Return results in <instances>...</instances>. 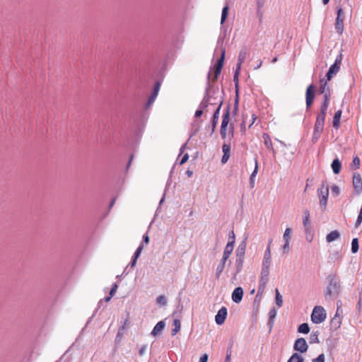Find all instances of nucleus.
Here are the masks:
<instances>
[{"label":"nucleus","instance_id":"f257e3e1","mask_svg":"<svg viewBox=\"0 0 362 362\" xmlns=\"http://www.w3.org/2000/svg\"><path fill=\"white\" fill-rule=\"evenodd\" d=\"M327 286L325 290L326 297L338 296L341 291L339 277L336 274H330L326 279Z\"/></svg>","mask_w":362,"mask_h":362},{"label":"nucleus","instance_id":"f03ea898","mask_svg":"<svg viewBox=\"0 0 362 362\" xmlns=\"http://www.w3.org/2000/svg\"><path fill=\"white\" fill-rule=\"evenodd\" d=\"M245 249H246V243L245 241L241 242L239 245L238 246L235 254H236V259H235V267L236 269V272H240L243 269V260L245 253Z\"/></svg>","mask_w":362,"mask_h":362},{"label":"nucleus","instance_id":"7ed1b4c3","mask_svg":"<svg viewBox=\"0 0 362 362\" xmlns=\"http://www.w3.org/2000/svg\"><path fill=\"white\" fill-rule=\"evenodd\" d=\"M317 194L320 199V206L322 210L325 211L329 196V186L326 181H323L321 187L317 189Z\"/></svg>","mask_w":362,"mask_h":362},{"label":"nucleus","instance_id":"20e7f679","mask_svg":"<svg viewBox=\"0 0 362 362\" xmlns=\"http://www.w3.org/2000/svg\"><path fill=\"white\" fill-rule=\"evenodd\" d=\"M327 313L325 308L320 305H316L311 314V320L313 323L320 324L326 319Z\"/></svg>","mask_w":362,"mask_h":362},{"label":"nucleus","instance_id":"39448f33","mask_svg":"<svg viewBox=\"0 0 362 362\" xmlns=\"http://www.w3.org/2000/svg\"><path fill=\"white\" fill-rule=\"evenodd\" d=\"M211 88L212 86L211 84V73L209 72L207 74L206 87L205 89L204 96L202 101L199 104V108L202 109L203 110H206L209 105V103H211V96L209 95V91Z\"/></svg>","mask_w":362,"mask_h":362},{"label":"nucleus","instance_id":"423d86ee","mask_svg":"<svg viewBox=\"0 0 362 362\" xmlns=\"http://www.w3.org/2000/svg\"><path fill=\"white\" fill-rule=\"evenodd\" d=\"M341 61L342 54H340L337 55L334 64L329 67L328 71L326 74V78L327 81H330L332 78L339 72L341 64Z\"/></svg>","mask_w":362,"mask_h":362},{"label":"nucleus","instance_id":"0eeeda50","mask_svg":"<svg viewBox=\"0 0 362 362\" xmlns=\"http://www.w3.org/2000/svg\"><path fill=\"white\" fill-rule=\"evenodd\" d=\"M225 54H226V50L224 48L221 49V54L220 58L217 60L216 63L214 64L213 69H214V77L212 78L213 82H216L221 74V69L223 66V63L225 60Z\"/></svg>","mask_w":362,"mask_h":362},{"label":"nucleus","instance_id":"6e6552de","mask_svg":"<svg viewBox=\"0 0 362 362\" xmlns=\"http://www.w3.org/2000/svg\"><path fill=\"white\" fill-rule=\"evenodd\" d=\"M337 16L335 21L334 26L337 32L341 35L344 31V19L345 17L344 11L341 7H339L337 8Z\"/></svg>","mask_w":362,"mask_h":362},{"label":"nucleus","instance_id":"1a4fd4ad","mask_svg":"<svg viewBox=\"0 0 362 362\" xmlns=\"http://www.w3.org/2000/svg\"><path fill=\"white\" fill-rule=\"evenodd\" d=\"M315 86L312 83L309 85L305 92V103L306 108L309 109L313 104V101L315 97Z\"/></svg>","mask_w":362,"mask_h":362},{"label":"nucleus","instance_id":"9d476101","mask_svg":"<svg viewBox=\"0 0 362 362\" xmlns=\"http://www.w3.org/2000/svg\"><path fill=\"white\" fill-rule=\"evenodd\" d=\"M293 349L295 351L301 354L305 353L308 349V345L306 342V340L303 337L297 339L295 341Z\"/></svg>","mask_w":362,"mask_h":362},{"label":"nucleus","instance_id":"9b49d317","mask_svg":"<svg viewBox=\"0 0 362 362\" xmlns=\"http://www.w3.org/2000/svg\"><path fill=\"white\" fill-rule=\"evenodd\" d=\"M353 186L356 194H360L361 192L362 180L361 175L358 173H354L353 175Z\"/></svg>","mask_w":362,"mask_h":362},{"label":"nucleus","instance_id":"f8f14e48","mask_svg":"<svg viewBox=\"0 0 362 362\" xmlns=\"http://www.w3.org/2000/svg\"><path fill=\"white\" fill-rule=\"evenodd\" d=\"M343 319V309L342 308H337L336 313L334 317L332 319V324L335 326L336 328H339L341 323Z\"/></svg>","mask_w":362,"mask_h":362},{"label":"nucleus","instance_id":"ddd939ff","mask_svg":"<svg viewBox=\"0 0 362 362\" xmlns=\"http://www.w3.org/2000/svg\"><path fill=\"white\" fill-rule=\"evenodd\" d=\"M228 314L227 308L226 307H222L216 314L215 317V320L217 325H222L226 320V316Z\"/></svg>","mask_w":362,"mask_h":362},{"label":"nucleus","instance_id":"4468645a","mask_svg":"<svg viewBox=\"0 0 362 362\" xmlns=\"http://www.w3.org/2000/svg\"><path fill=\"white\" fill-rule=\"evenodd\" d=\"M144 248V245L143 243H141L140 245L137 247V249L136 250L132 258V261L131 262L129 263V265L127 266V267L125 268L124 271L127 269V268L130 266V268L132 269L135 265H136V260L139 257L141 252H142V250Z\"/></svg>","mask_w":362,"mask_h":362},{"label":"nucleus","instance_id":"2eb2a0df","mask_svg":"<svg viewBox=\"0 0 362 362\" xmlns=\"http://www.w3.org/2000/svg\"><path fill=\"white\" fill-rule=\"evenodd\" d=\"M243 296V288L241 287H237L235 288V290L233 291V292L232 293V300L235 303H239L242 300Z\"/></svg>","mask_w":362,"mask_h":362},{"label":"nucleus","instance_id":"dca6fc26","mask_svg":"<svg viewBox=\"0 0 362 362\" xmlns=\"http://www.w3.org/2000/svg\"><path fill=\"white\" fill-rule=\"evenodd\" d=\"M247 55V49L245 46L243 47L239 52L238 59L236 67L241 69L242 64L245 62Z\"/></svg>","mask_w":362,"mask_h":362},{"label":"nucleus","instance_id":"f3484780","mask_svg":"<svg viewBox=\"0 0 362 362\" xmlns=\"http://www.w3.org/2000/svg\"><path fill=\"white\" fill-rule=\"evenodd\" d=\"M232 243L233 242H228V243L224 249L223 254V262H226L228 260V259L229 258L230 255H231V253L233 250L234 245H232Z\"/></svg>","mask_w":362,"mask_h":362},{"label":"nucleus","instance_id":"a211bd4d","mask_svg":"<svg viewBox=\"0 0 362 362\" xmlns=\"http://www.w3.org/2000/svg\"><path fill=\"white\" fill-rule=\"evenodd\" d=\"M230 122V105H228L226 110H225L223 117L221 127H228Z\"/></svg>","mask_w":362,"mask_h":362},{"label":"nucleus","instance_id":"6ab92c4d","mask_svg":"<svg viewBox=\"0 0 362 362\" xmlns=\"http://www.w3.org/2000/svg\"><path fill=\"white\" fill-rule=\"evenodd\" d=\"M331 167L334 174L337 175L340 173L341 168V163L338 158L333 160Z\"/></svg>","mask_w":362,"mask_h":362},{"label":"nucleus","instance_id":"aec40b11","mask_svg":"<svg viewBox=\"0 0 362 362\" xmlns=\"http://www.w3.org/2000/svg\"><path fill=\"white\" fill-rule=\"evenodd\" d=\"M320 86L319 88V93L324 94L325 93H329V87L327 83V80L322 78L320 81Z\"/></svg>","mask_w":362,"mask_h":362},{"label":"nucleus","instance_id":"412c9836","mask_svg":"<svg viewBox=\"0 0 362 362\" xmlns=\"http://www.w3.org/2000/svg\"><path fill=\"white\" fill-rule=\"evenodd\" d=\"M341 115H342V111L341 110H339L335 112V114L334 115L332 124H333V127L337 129L340 126V119H341Z\"/></svg>","mask_w":362,"mask_h":362},{"label":"nucleus","instance_id":"4be33fe9","mask_svg":"<svg viewBox=\"0 0 362 362\" xmlns=\"http://www.w3.org/2000/svg\"><path fill=\"white\" fill-rule=\"evenodd\" d=\"M269 281L268 275L264 274L262 276L260 282H259V286L258 288V293H262L264 292V290L266 287V285Z\"/></svg>","mask_w":362,"mask_h":362},{"label":"nucleus","instance_id":"5701e85b","mask_svg":"<svg viewBox=\"0 0 362 362\" xmlns=\"http://www.w3.org/2000/svg\"><path fill=\"white\" fill-rule=\"evenodd\" d=\"M262 138L264 140V144L266 146V147L273 151L274 153H275V151L273 148L271 138L268 134L264 133L262 135Z\"/></svg>","mask_w":362,"mask_h":362},{"label":"nucleus","instance_id":"b1692460","mask_svg":"<svg viewBox=\"0 0 362 362\" xmlns=\"http://www.w3.org/2000/svg\"><path fill=\"white\" fill-rule=\"evenodd\" d=\"M255 166L253 172L252 173L250 177V185L252 188L255 187V178L258 172V162L257 159H255Z\"/></svg>","mask_w":362,"mask_h":362},{"label":"nucleus","instance_id":"393cba45","mask_svg":"<svg viewBox=\"0 0 362 362\" xmlns=\"http://www.w3.org/2000/svg\"><path fill=\"white\" fill-rule=\"evenodd\" d=\"M340 236V233L338 230H332L329 233H328L326 236V240L328 243H331L339 238Z\"/></svg>","mask_w":362,"mask_h":362},{"label":"nucleus","instance_id":"a878e982","mask_svg":"<svg viewBox=\"0 0 362 362\" xmlns=\"http://www.w3.org/2000/svg\"><path fill=\"white\" fill-rule=\"evenodd\" d=\"M165 327V322L163 321L158 322L154 327L153 329L151 332V334L153 336H156Z\"/></svg>","mask_w":362,"mask_h":362},{"label":"nucleus","instance_id":"bb28decb","mask_svg":"<svg viewBox=\"0 0 362 362\" xmlns=\"http://www.w3.org/2000/svg\"><path fill=\"white\" fill-rule=\"evenodd\" d=\"M304 358L298 353H294L293 355L290 357L288 362H303Z\"/></svg>","mask_w":362,"mask_h":362},{"label":"nucleus","instance_id":"cd10ccee","mask_svg":"<svg viewBox=\"0 0 362 362\" xmlns=\"http://www.w3.org/2000/svg\"><path fill=\"white\" fill-rule=\"evenodd\" d=\"M173 328L172 329V335H175L180 329V322L178 319H175L173 324Z\"/></svg>","mask_w":362,"mask_h":362},{"label":"nucleus","instance_id":"c85d7f7f","mask_svg":"<svg viewBox=\"0 0 362 362\" xmlns=\"http://www.w3.org/2000/svg\"><path fill=\"white\" fill-rule=\"evenodd\" d=\"M240 68L236 67L234 75H233V81L235 83L236 94H238V76L240 74Z\"/></svg>","mask_w":362,"mask_h":362},{"label":"nucleus","instance_id":"c756f323","mask_svg":"<svg viewBox=\"0 0 362 362\" xmlns=\"http://www.w3.org/2000/svg\"><path fill=\"white\" fill-rule=\"evenodd\" d=\"M228 10H229V6L228 4H226L222 9L221 24H223L224 22L226 21V20L228 17Z\"/></svg>","mask_w":362,"mask_h":362},{"label":"nucleus","instance_id":"7c9ffc66","mask_svg":"<svg viewBox=\"0 0 362 362\" xmlns=\"http://www.w3.org/2000/svg\"><path fill=\"white\" fill-rule=\"evenodd\" d=\"M299 333L308 334L310 332L309 325L307 323H302L298 328Z\"/></svg>","mask_w":362,"mask_h":362},{"label":"nucleus","instance_id":"2f4dec72","mask_svg":"<svg viewBox=\"0 0 362 362\" xmlns=\"http://www.w3.org/2000/svg\"><path fill=\"white\" fill-rule=\"evenodd\" d=\"M303 224L304 227H307L308 226H310V212L308 209L305 210L303 212Z\"/></svg>","mask_w":362,"mask_h":362},{"label":"nucleus","instance_id":"473e14b6","mask_svg":"<svg viewBox=\"0 0 362 362\" xmlns=\"http://www.w3.org/2000/svg\"><path fill=\"white\" fill-rule=\"evenodd\" d=\"M358 240L356 238H354L351 241V252L353 253H356L358 251Z\"/></svg>","mask_w":362,"mask_h":362},{"label":"nucleus","instance_id":"72a5a7b5","mask_svg":"<svg viewBox=\"0 0 362 362\" xmlns=\"http://www.w3.org/2000/svg\"><path fill=\"white\" fill-rule=\"evenodd\" d=\"M360 163H361V161L358 156L354 157L352 163L351 164V168L353 170L359 168Z\"/></svg>","mask_w":362,"mask_h":362},{"label":"nucleus","instance_id":"f704fd0d","mask_svg":"<svg viewBox=\"0 0 362 362\" xmlns=\"http://www.w3.org/2000/svg\"><path fill=\"white\" fill-rule=\"evenodd\" d=\"M325 123L322 122L315 121L314 131L317 132H322L324 129Z\"/></svg>","mask_w":362,"mask_h":362},{"label":"nucleus","instance_id":"c9c22d12","mask_svg":"<svg viewBox=\"0 0 362 362\" xmlns=\"http://www.w3.org/2000/svg\"><path fill=\"white\" fill-rule=\"evenodd\" d=\"M271 259H267L264 258L262 262V272H267L269 269Z\"/></svg>","mask_w":362,"mask_h":362},{"label":"nucleus","instance_id":"e433bc0d","mask_svg":"<svg viewBox=\"0 0 362 362\" xmlns=\"http://www.w3.org/2000/svg\"><path fill=\"white\" fill-rule=\"evenodd\" d=\"M291 229L290 228H287L285 231H284V236H283V238L285 242H289L290 239H291Z\"/></svg>","mask_w":362,"mask_h":362},{"label":"nucleus","instance_id":"4c0bfd02","mask_svg":"<svg viewBox=\"0 0 362 362\" xmlns=\"http://www.w3.org/2000/svg\"><path fill=\"white\" fill-rule=\"evenodd\" d=\"M276 303L279 308L283 304L282 296L280 295L278 289H276Z\"/></svg>","mask_w":362,"mask_h":362},{"label":"nucleus","instance_id":"58836bf2","mask_svg":"<svg viewBox=\"0 0 362 362\" xmlns=\"http://www.w3.org/2000/svg\"><path fill=\"white\" fill-rule=\"evenodd\" d=\"M310 344H313V343H318L319 342V339H318V333L317 332H313L310 335Z\"/></svg>","mask_w":362,"mask_h":362},{"label":"nucleus","instance_id":"ea45409f","mask_svg":"<svg viewBox=\"0 0 362 362\" xmlns=\"http://www.w3.org/2000/svg\"><path fill=\"white\" fill-rule=\"evenodd\" d=\"M222 151H223V154H226V155H230V144L228 143H224L222 146Z\"/></svg>","mask_w":362,"mask_h":362},{"label":"nucleus","instance_id":"a19ab883","mask_svg":"<svg viewBox=\"0 0 362 362\" xmlns=\"http://www.w3.org/2000/svg\"><path fill=\"white\" fill-rule=\"evenodd\" d=\"M160 83L159 81H156L154 85L153 92L151 93V95L153 96L157 97V95L158 94V91L160 90Z\"/></svg>","mask_w":362,"mask_h":362},{"label":"nucleus","instance_id":"79ce46f5","mask_svg":"<svg viewBox=\"0 0 362 362\" xmlns=\"http://www.w3.org/2000/svg\"><path fill=\"white\" fill-rule=\"evenodd\" d=\"M331 191H332V194L334 197H337L340 194V189H339V187L337 185H332L331 187Z\"/></svg>","mask_w":362,"mask_h":362},{"label":"nucleus","instance_id":"37998d69","mask_svg":"<svg viewBox=\"0 0 362 362\" xmlns=\"http://www.w3.org/2000/svg\"><path fill=\"white\" fill-rule=\"evenodd\" d=\"M218 117H216V116L215 117H212V119H211V134L214 132L215 131V129L216 127V124L218 122Z\"/></svg>","mask_w":362,"mask_h":362},{"label":"nucleus","instance_id":"c03bdc74","mask_svg":"<svg viewBox=\"0 0 362 362\" xmlns=\"http://www.w3.org/2000/svg\"><path fill=\"white\" fill-rule=\"evenodd\" d=\"M234 129H235L234 124L230 123L229 125V127H228V135H229L230 139H231L234 136Z\"/></svg>","mask_w":362,"mask_h":362},{"label":"nucleus","instance_id":"a18cd8bd","mask_svg":"<svg viewBox=\"0 0 362 362\" xmlns=\"http://www.w3.org/2000/svg\"><path fill=\"white\" fill-rule=\"evenodd\" d=\"M312 362H325V356L324 354H320L317 358L312 359Z\"/></svg>","mask_w":362,"mask_h":362},{"label":"nucleus","instance_id":"49530a36","mask_svg":"<svg viewBox=\"0 0 362 362\" xmlns=\"http://www.w3.org/2000/svg\"><path fill=\"white\" fill-rule=\"evenodd\" d=\"M222 104H223V101H220L216 109L215 110L214 114H213V117H218L219 118V112H220V110H221V106H222Z\"/></svg>","mask_w":362,"mask_h":362},{"label":"nucleus","instance_id":"de8ad7c7","mask_svg":"<svg viewBox=\"0 0 362 362\" xmlns=\"http://www.w3.org/2000/svg\"><path fill=\"white\" fill-rule=\"evenodd\" d=\"M220 134L222 139H226L227 136V127H221Z\"/></svg>","mask_w":362,"mask_h":362},{"label":"nucleus","instance_id":"09e8293b","mask_svg":"<svg viewBox=\"0 0 362 362\" xmlns=\"http://www.w3.org/2000/svg\"><path fill=\"white\" fill-rule=\"evenodd\" d=\"M325 117H326V114L325 113L319 112L317 114V115L316 120L318 121V122H322L325 123Z\"/></svg>","mask_w":362,"mask_h":362},{"label":"nucleus","instance_id":"8fccbe9b","mask_svg":"<svg viewBox=\"0 0 362 362\" xmlns=\"http://www.w3.org/2000/svg\"><path fill=\"white\" fill-rule=\"evenodd\" d=\"M156 97L155 96H153L151 94V95L149 96L148 99V101L146 104V108H148L155 101Z\"/></svg>","mask_w":362,"mask_h":362},{"label":"nucleus","instance_id":"3c124183","mask_svg":"<svg viewBox=\"0 0 362 362\" xmlns=\"http://www.w3.org/2000/svg\"><path fill=\"white\" fill-rule=\"evenodd\" d=\"M156 97L155 96H153L151 94V95L149 96L148 99V101L146 104V108H148L155 101Z\"/></svg>","mask_w":362,"mask_h":362},{"label":"nucleus","instance_id":"603ef678","mask_svg":"<svg viewBox=\"0 0 362 362\" xmlns=\"http://www.w3.org/2000/svg\"><path fill=\"white\" fill-rule=\"evenodd\" d=\"M228 239H229L228 242H233L232 245H234L235 241V235L233 230L230 231V233L228 234Z\"/></svg>","mask_w":362,"mask_h":362},{"label":"nucleus","instance_id":"864d4df0","mask_svg":"<svg viewBox=\"0 0 362 362\" xmlns=\"http://www.w3.org/2000/svg\"><path fill=\"white\" fill-rule=\"evenodd\" d=\"M236 95H236V98H235L234 107H233V114L234 115H236L238 111V94H236Z\"/></svg>","mask_w":362,"mask_h":362},{"label":"nucleus","instance_id":"5fc2aeb1","mask_svg":"<svg viewBox=\"0 0 362 362\" xmlns=\"http://www.w3.org/2000/svg\"><path fill=\"white\" fill-rule=\"evenodd\" d=\"M321 134H322L321 132H317L313 131V138H312V141L313 143H315L317 141Z\"/></svg>","mask_w":362,"mask_h":362},{"label":"nucleus","instance_id":"6e6d98bb","mask_svg":"<svg viewBox=\"0 0 362 362\" xmlns=\"http://www.w3.org/2000/svg\"><path fill=\"white\" fill-rule=\"evenodd\" d=\"M264 258L269 259H271V249H269V245H267V249L264 252Z\"/></svg>","mask_w":362,"mask_h":362},{"label":"nucleus","instance_id":"4d7b16f0","mask_svg":"<svg viewBox=\"0 0 362 362\" xmlns=\"http://www.w3.org/2000/svg\"><path fill=\"white\" fill-rule=\"evenodd\" d=\"M157 303L160 305H165L166 304V299L165 296H160L157 298Z\"/></svg>","mask_w":362,"mask_h":362},{"label":"nucleus","instance_id":"13d9d810","mask_svg":"<svg viewBox=\"0 0 362 362\" xmlns=\"http://www.w3.org/2000/svg\"><path fill=\"white\" fill-rule=\"evenodd\" d=\"M226 262H223V258H222L221 260V262L217 266L216 272H223V270L224 269V265H225Z\"/></svg>","mask_w":362,"mask_h":362},{"label":"nucleus","instance_id":"bf43d9fd","mask_svg":"<svg viewBox=\"0 0 362 362\" xmlns=\"http://www.w3.org/2000/svg\"><path fill=\"white\" fill-rule=\"evenodd\" d=\"M328 106H329V104L322 103L321 105V107H320V112L327 114V110Z\"/></svg>","mask_w":362,"mask_h":362},{"label":"nucleus","instance_id":"052dcab7","mask_svg":"<svg viewBox=\"0 0 362 362\" xmlns=\"http://www.w3.org/2000/svg\"><path fill=\"white\" fill-rule=\"evenodd\" d=\"M264 3H265V0H257V1L258 11H259L260 9L264 6Z\"/></svg>","mask_w":362,"mask_h":362},{"label":"nucleus","instance_id":"680f3d73","mask_svg":"<svg viewBox=\"0 0 362 362\" xmlns=\"http://www.w3.org/2000/svg\"><path fill=\"white\" fill-rule=\"evenodd\" d=\"M188 159H189V155H188V153H185L182 156V158L180 162V165H183L184 163H185L187 161Z\"/></svg>","mask_w":362,"mask_h":362},{"label":"nucleus","instance_id":"e2e57ef3","mask_svg":"<svg viewBox=\"0 0 362 362\" xmlns=\"http://www.w3.org/2000/svg\"><path fill=\"white\" fill-rule=\"evenodd\" d=\"M284 253H287L289 250V242H285L282 247Z\"/></svg>","mask_w":362,"mask_h":362},{"label":"nucleus","instance_id":"0e129e2a","mask_svg":"<svg viewBox=\"0 0 362 362\" xmlns=\"http://www.w3.org/2000/svg\"><path fill=\"white\" fill-rule=\"evenodd\" d=\"M149 243V236L148 235V233H146L143 235V240H142V243H144L146 245L148 244Z\"/></svg>","mask_w":362,"mask_h":362},{"label":"nucleus","instance_id":"69168bd1","mask_svg":"<svg viewBox=\"0 0 362 362\" xmlns=\"http://www.w3.org/2000/svg\"><path fill=\"white\" fill-rule=\"evenodd\" d=\"M230 155L223 154L221 158V163L225 164L228 162Z\"/></svg>","mask_w":362,"mask_h":362},{"label":"nucleus","instance_id":"338daca9","mask_svg":"<svg viewBox=\"0 0 362 362\" xmlns=\"http://www.w3.org/2000/svg\"><path fill=\"white\" fill-rule=\"evenodd\" d=\"M203 112H204V110L202 109L199 108L196 110L194 117L196 118L200 117L202 115Z\"/></svg>","mask_w":362,"mask_h":362},{"label":"nucleus","instance_id":"774afa93","mask_svg":"<svg viewBox=\"0 0 362 362\" xmlns=\"http://www.w3.org/2000/svg\"><path fill=\"white\" fill-rule=\"evenodd\" d=\"M208 361V355L206 354H204L202 355L199 359V362H207Z\"/></svg>","mask_w":362,"mask_h":362}]
</instances>
